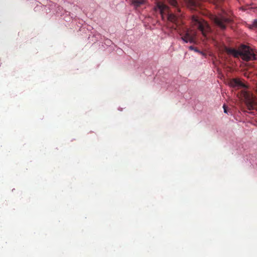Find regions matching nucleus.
<instances>
[{"label": "nucleus", "instance_id": "1", "mask_svg": "<svg viewBox=\"0 0 257 257\" xmlns=\"http://www.w3.org/2000/svg\"><path fill=\"white\" fill-rule=\"evenodd\" d=\"M169 3L177 10V13L174 14L170 12L169 7L161 2L157 3L154 8L156 12H159L161 14L163 20L165 18L168 21L174 23L177 30L181 36V39L185 43H195L196 41V31L197 29L200 31L202 34L207 37V34L211 32V28L208 23L199 17L193 15L192 18V25H194L193 29H188L182 24L181 17L182 14L181 13V9L179 7L178 4L176 0H168Z\"/></svg>", "mask_w": 257, "mask_h": 257}, {"label": "nucleus", "instance_id": "2", "mask_svg": "<svg viewBox=\"0 0 257 257\" xmlns=\"http://www.w3.org/2000/svg\"><path fill=\"white\" fill-rule=\"evenodd\" d=\"M229 85L235 89L244 88L241 90L238 93V97L244 101L248 110H253L257 107V101L255 96L250 92L247 91V86L239 79H232L229 82Z\"/></svg>", "mask_w": 257, "mask_h": 257}, {"label": "nucleus", "instance_id": "3", "mask_svg": "<svg viewBox=\"0 0 257 257\" xmlns=\"http://www.w3.org/2000/svg\"><path fill=\"white\" fill-rule=\"evenodd\" d=\"M224 49L228 55H231L236 58L240 57L244 61L257 60V52H254L246 45H241L238 50L227 47H225Z\"/></svg>", "mask_w": 257, "mask_h": 257}, {"label": "nucleus", "instance_id": "4", "mask_svg": "<svg viewBox=\"0 0 257 257\" xmlns=\"http://www.w3.org/2000/svg\"><path fill=\"white\" fill-rule=\"evenodd\" d=\"M209 18L212 22L221 30L225 29L227 25L232 21L231 17L224 11L217 15L210 14Z\"/></svg>", "mask_w": 257, "mask_h": 257}, {"label": "nucleus", "instance_id": "5", "mask_svg": "<svg viewBox=\"0 0 257 257\" xmlns=\"http://www.w3.org/2000/svg\"><path fill=\"white\" fill-rule=\"evenodd\" d=\"M187 6L192 10H196L200 5L201 0H185Z\"/></svg>", "mask_w": 257, "mask_h": 257}, {"label": "nucleus", "instance_id": "6", "mask_svg": "<svg viewBox=\"0 0 257 257\" xmlns=\"http://www.w3.org/2000/svg\"><path fill=\"white\" fill-rule=\"evenodd\" d=\"M132 5H133L135 8L140 7L141 6L145 4V0H132Z\"/></svg>", "mask_w": 257, "mask_h": 257}, {"label": "nucleus", "instance_id": "7", "mask_svg": "<svg viewBox=\"0 0 257 257\" xmlns=\"http://www.w3.org/2000/svg\"><path fill=\"white\" fill-rule=\"evenodd\" d=\"M253 25L254 27L257 28V20H254Z\"/></svg>", "mask_w": 257, "mask_h": 257}, {"label": "nucleus", "instance_id": "8", "mask_svg": "<svg viewBox=\"0 0 257 257\" xmlns=\"http://www.w3.org/2000/svg\"><path fill=\"white\" fill-rule=\"evenodd\" d=\"M223 109H224V112L225 113H227V108H226V106L225 105H223Z\"/></svg>", "mask_w": 257, "mask_h": 257}, {"label": "nucleus", "instance_id": "9", "mask_svg": "<svg viewBox=\"0 0 257 257\" xmlns=\"http://www.w3.org/2000/svg\"><path fill=\"white\" fill-rule=\"evenodd\" d=\"M216 3H219L220 2H222L223 0H215Z\"/></svg>", "mask_w": 257, "mask_h": 257}, {"label": "nucleus", "instance_id": "10", "mask_svg": "<svg viewBox=\"0 0 257 257\" xmlns=\"http://www.w3.org/2000/svg\"><path fill=\"white\" fill-rule=\"evenodd\" d=\"M189 49H191V50H193L194 49V47L192 46H190L189 47Z\"/></svg>", "mask_w": 257, "mask_h": 257}]
</instances>
